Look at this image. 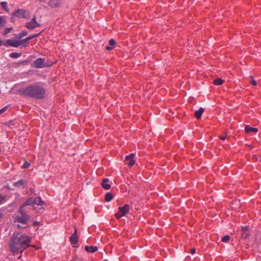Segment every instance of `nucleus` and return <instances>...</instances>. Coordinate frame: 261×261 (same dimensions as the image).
Segmentation results:
<instances>
[{
    "label": "nucleus",
    "instance_id": "393cba45",
    "mask_svg": "<svg viewBox=\"0 0 261 261\" xmlns=\"http://www.w3.org/2000/svg\"><path fill=\"white\" fill-rule=\"evenodd\" d=\"M230 240V237L228 235H226L223 237L222 241L223 242H227Z\"/></svg>",
    "mask_w": 261,
    "mask_h": 261
},
{
    "label": "nucleus",
    "instance_id": "473e14b6",
    "mask_svg": "<svg viewBox=\"0 0 261 261\" xmlns=\"http://www.w3.org/2000/svg\"><path fill=\"white\" fill-rule=\"evenodd\" d=\"M247 236H248V234H247L246 232H245V233H242V237H243L244 239H247Z\"/></svg>",
    "mask_w": 261,
    "mask_h": 261
},
{
    "label": "nucleus",
    "instance_id": "39448f33",
    "mask_svg": "<svg viewBox=\"0 0 261 261\" xmlns=\"http://www.w3.org/2000/svg\"><path fill=\"white\" fill-rule=\"evenodd\" d=\"M32 66L37 68H42L50 65L45 61V58H39L36 60L32 64Z\"/></svg>",
    "mask_w": 261,
    "mask_h": 261
},
{
    "label": "nucleus",
    "instance_id": "7c9ffc66",
    "mask_svg": "<svg viewBox=\"0 0 261 261\" xmlns=\"http://www.w3.org/2000/svg\"><path fill=\"white\" fill-rule=\"evenodd\" d=\"M25 12L23 10H19L16 13V15L19 14V13L24 14Z\"/></svg>",
    "mask_w": 261,
    "mask_h": 261
},
{
    "label": "nucleus",
    "instance_id": "5701e85b",
    "mask_svg": "<svg viewBox=\"0 0 261 261\" xmlns=\"http://www.w3.org/2000/svg\"><path fill=\"white\" fill-rule=\"evenodd\" d=\"M28 34V33L25 31H23L21 33H20L18 35V38H21L23 36H26Z\"/></svg>",
    "mask_w": 261,
    "mask_h": 261
},
{
    "label": "nucleus",
    "instance_id": "4be33fe9",
    "mask_svg": "<svg viewBox=\"0 0 261 261\" xmlns=\"http://www.w3.org/2000/svg\"><path fill=\"white\" fill-rule=\"evenodd\" d=\"M223 82V81L221 79H217L214 81V84L215 85H220Z\"/></svg>",
    "mask_w": 261,
    "mask_h": 261
},
{
    "label": "nucleus",
    "instance_id": "72a5a7b5",
    "mask_svg": "<svg viewBox=\"0 0 261 261\" xmlns=\"http://www.w3.org/2000/svg\"><path fill=\"white\" fill-rule=\"evenodd\" d=\"M196 252V249L195 248H192L191 250V253L192 254H194Z\"/></svg>",
    "mask_w": 261,
    "mask_h": 261
},
{
    "label": "nucleus",
    "instance_id": "aec40b11",
    "mask_svg": "<svg viewBox=\"0 0 261 261\" xmlns=\"http://www.w3.org/2000/svg\"><path fill=\"white\" fill-rule=\"evenodd\" d=\"M113 198V195L111 193H107L105 195L106 201H110Z\"/></svg>",
    "mask_w": 261,
    "mask_h": 261
},
{
    "label": "nucleus",
    "instance_id": "c85d7f7f",
    "mask_svg": "<svg viewBox=\"0 0 261 261\" xmlns=\"http://www.w3.org/2000/svg\"><path fill=\"white\" fill-rule=\"evenodd\" d=\"M8 108V106H6L4 108H3L2 109L0 110V115L2 114L3 113H4L6 109Z\"/></svg>",
    "mask_w": 261,
    "mask_h": 261
},
{
    "label": "nucleus",
    "instance_id": "6e6552de",
    "mask_svg": "<svg viewBox=\"0 0 261 261\" xmlns=\"http://www.w3.org/2000/svg\"><path fill=\"white\" fill-rule=\"evenodd\" d=\"M22 44V40H15L8 39L6 40V45L9 46L18 47Z\"/></svg>",
    "mask_w": 261,
    "mask_h": 261
},
{
    "label": "nucleus",
    "instance_id": "2f4dec72",
    "mask_svg": "<svg viewBox=\"0 0 261 261\" xmlns=\"http://www.w3.org/2000/svg\"><path fill=\"white\" fill-rule=\"evenodd\" d=\"M5 198L2 196L0 195V204L3 202L4 201Z\"/></svg>",
    "mask_w": 261,
    "mask_h": 261
},
{
    "label": "nucleus",
    "instance_id": "7ed1b4c3",
    "mask_svg": "<svg viewBox=\"0 0 261 261\" xmlns=\"http://www.w3.org/2000/svg\"><path fill=\"white\" fill-rule=\"evenodd\" d=\"M43 202L40 197H32L25 202L21 207H23L27 205H32L33 209L38 212H42L43 208L41 206L39 208V206L43 205Z\"/></svg>",
    "mask_w": 261,
    "mask_h": 261
},
{
    "label": "nucleus",
    "instance_id": "e433bc0d",
    "mask_svg": "<svg viewBox=\"0 0 261 261\" xmlns=\"http://www.w3.org/2000/svg\"><path fill=\"white\" fill-rule=\"evenodd\" d=\"M17 226L18 227H20L19 224H17Z\"/></svg>",
    "mask_w": 261,
    "mask_h": 261
},
{
    "label": "nucleus",
    "instance_id": "cd10ccee",
    "mask_svg": "<svg viewBox=\"0 0 261 261\" xmlns=\"http://www.w3.org/2000/svg\"><path fill=\"white\" fill-rule=\"evenodd\" d=\"M2 6L4 9H6L7 4L6 2H3L1 3Z\"/></svg>",
    "mask_w": 261,
    "mask_h": 261
},
{
    "label": "nucleus",
    "instance_id": "9b49d317",
    "mask_svg": "<svg viewBox=\"0 0 261 261\" xmlns=\"http://www.w3.org/2000/svg\"><path fill=\"white\" fill-rule=\"evenodd\" d=\"M70 241L71 243L74 246L75 244H76L78 242V237L76 236V229H75V231L74 233L70 237Z\"/></svg>",
    "mask_w": 261,
    "mask_h": 261
},
{
    "label": "nucleus",
    "instance_id": "4c0bfd02",
    "mask_svg": "<svg viewBox=\"0 0 261 261\" xmlns=\"http://www.w3.org/2000/svg\"><path fill=\"white\" fill-rule=\"evenodd\" d=\"M1 217H2V216H1V215L0 214V218H1Z\"/></svg>",
    "mask_w": 261,
    "mask_h": 261
},
{
    "label": "nucleus",
    "instance_id": "1a4fd4ad",
    "mask_svg": "<svg viewBox=\"0 0 261 261\" xmlns=\"http://www.w3.org/2000/svg\"><path fill=\"white\" fill-rule=\"evenodd\" d=\"M135 156L134 153H131L129 155H127L125 158V161L127 162V164L129 167H132L133 165L135 164V161L134 160Z\"/></svg>",
    "mask_w": 261,
    "mask_h": 261
},
{
    "label": "nucleus",
    "instance_id": "a878e982",
    "mask_svg": "<svg viewBox=\"0 0 261 261\" xmlns=\"http://www.w3.org/2000/svg\"><path fill=\"white\" fill-rule=\"evenodd\" d=\"M30 165V164L27 162L24 163V164L22 166V168L25 169L28 168Z\"/></svg>",
    "mask_w": 261,
    "mask_h": 261
},
{
    "label": "nucleus",
    "instance_id": "423d86ee",
    "mask_svg": "<svg viewBox=\"0 0 261 261\" xmlns=\"http://www.w3.org/2000/svg\"><path fill=\"white\" fill-rule=\"evenodd\" d=\"M129 206L128 204H125L124 206L118 208V212L115 214V217L119 219L121 217L124 216L128 212Z\"/></svg>",
    "mask_w": 261,
    "mask_h": 261
},
{
    "label": "nucleus",
    "instance_id": "2eb2a0df",
    "mask_svg": "<svg viewBox=\"0 0 261 261\" xmlns=\"http://www.w3.org/2000/svg\"><path fill=\"white\" fill-rule=\"evenodd\" d=\"M110 46H107L106 47V49L108 50H112L115 45V41L113 39H111L109 41Z\"/></svg>",
    "mask_w": 261,
    "mask_h": 261
},
{
    "label": "nucleus",
    "instance_id": "f257e3e1",
    "mask_svg": "<svg viewBox=\"0 0 261 261\" xmlns=\"http://www.w3.org/2000/svg\"><path fill=\"white\" fill-rule=\"evenodd\" d=\"M31 238L24 234L19 235V233H14L10 245V250L13 252H17L22 249V251L29 246Z\"/></svg>",
    "mask_w": 261,
    "mask_h": 261
},
{
    "label": "nucleus",
    "instance_id": "dca6fc26",
    "mask_svg": "<svg viewBox=\"0 0 261 261\" xmlns=\"http://www.w3.org/2000/svg\"><path fill=\"white\" fill-rule=\"evenodd\" d=\"M204 112V109L200 108L198 110L196 111L195 113V116L196 118L199 119Z\"/></svg>",
    "mask_w": 261,
    "mask_h": 261
},
{
    "label": "nucleus",
    "instance_id": "4468645a",
    "mask_svg": "<svg viewBox=\"0 0 261 261\" xmlns=\"http://www.w3.org/2000/svg\"><path fill=\"white\" fill-rule=\"evenodd\" d=\"M85 250L88 252L94 253L97 251L98 248L96 246H87L85 247Z\"/></svg>",
    "mask_w": 261,
    "mask_h": 261
},
{
    "label": "nucleus",
    "instance_id": "6ab92c4d",
    "mask_svg": "<svg viewBox=\"0 0 261 261\" xmlns=\"http://www.w3.org/2000/svg\"><path fill=\"white\" fill-rule=\"evenodd\" d=\"M6 24V17L4 16H0V25L3 27Z\"/></svg>",
    "mask_w": 261,
    "mask_h": 261
},
{
    "label": "nucleus",
    "instance_id": "20e7f679",
    "mask_svg": "<svg viewBox=\"0 0 261 261\" xmlns=\"http://www.w3.org/2000/svg\"><path fill=\"white\" fill-rule=\"evenodd\" d=\"M20 215L16 216L14 218V222H20L22 224H27L29 219V216L27 215L25 211L20 207L19 210Z\"/></svg>",
    "mask_w": 261,
    "mask_h": 261
},
{
    "label": "nucleus",
    "instance_id": "9d476101",
    "mask_svg": "<svg viewBox=\"0 0 261 261\" xmlns=\"http://www.w3.org/2000/svg\"><path fill=\"white\" fill-rule=\"evenodd\" d=\"M27 180L24 179H20L18 181L14 182L13 185L17 188H23L25 186L27 185Z\"/></svg>",
    "mask_w": 261,
    "mask_h": 261
},
{
    "label": "nucleus",
    "instance_id": "412c9836",
    "mask_svg": "<svg viewBox=\"0 0 261 261\" xmlns=\"http://www.w3.org/2000/svg\"><path fill=\"white\" fill-rule=\"evenodd\" d=\"M21 55V54L20 53H12L10 54L9 56L11 57V58H14V59H16V58H19Z\"/></svg>",
    "mask_w": 261,
    "mask_h": 261
},
{
    "label": "nucleus",
    "instance_id": "f8f14e48",
    "mask_svg": "<svg viewBox=\"0 0 261 261\" xmlns=\"http://www.w3.org/2000/svg\"><path fill=\"white\" fill-rule=\"evenodd\" d=\"M60 0H50L49 5L53 8H56L60 5Z\"/></svg>",
    "mask_w": 261,
    "mask_h": 261
},
{
    "label": "nucleus",
    "instance_id": "bb28decb",
    "mask_svg": "<svg viewBox=\"0 0 261 261\" xmlns=\"http://www.w3.org/2000/svg\"><path fill=\"white\" fill-rule=\"evenodd\" d=\"M242 230L243 233L246 232L248 230V226H244L242 227Z\"/></svg>",
    "mask_w": 261,
    "mask_h": 261
},
{
    "label": "nucleus",
    "instance_id": "ddd939ff",
    "mask_svg": "<svg viewBox=\"0 0 261 261\" xmlns=\"http://www.w3.org/2000/svg\"><path fill=\"white\" fill-rule=\"evenodd\" d=\"M109 179L108 178H104L102 180L101 186L103 188L106 190H109L111 186L108 184Z\"/></svg>",
    "mask_w": 261,
    "mask_h": 261
},
{
    "label": "nucleus",
    "instance_id": "b1692460",
    "mask_svg": "<svg viewBox=\"0 0 261 261\" xmlns=\"http://www.w3.org/2000/svg\"><path fill=\"white\" fill-rule=\"evenodd\" d=\"M12 29H13L12 27L6 28L4 31V34L5 35L8 34V33H9L11 32V31L12 30Z\"/></svg>",
    "mask_w": 261,
    "mask_h": 261
},
{
    "label": "nucleus",
    "instance_id": "f3484780",
    "mask_svg": "<svg viewBox=\"0 0 261 261\" xmlns=\"http://www.w3.org/2000/svg\"><path fill=\"white\" fill-rule=\"evenodd\" d=\"M245 132L247 133L250 132L256 133L257 132V129L256 128L252 127L250 126L247 125L245 126Z\"/></svg>",
    "mask_w": 261,
    "mask_h": 261
},
{
    "label": "nucleus",
    "instance_id": "c756f323",
    "mask_svg": "<svg viewBox=\"0 0 261 261\" xmlns=\"http://www.w3.org/2000/svg\"><path fill=\"white\" fill-rule=\"evenodd\" d=\"M251 84L254 86H256L257 85L256 82L253 79L252 76H251Z\"/></svg>",
    "mask_w": 261,
    "mask_h": 261
},
{
    "label": "nucleus",
    "instance_id": "a211bd4d",
    "mask_svg": "<svg viewBox=\"0 0 261 261\" xmlns=\"http://www.w3.org/2000/svg\"><path fill=\"white\" fill-rule=\"evenodd\" d=\"M38 35H39V34H35V35H30L29 37H28L27 38H26L25 39L22 40V44L23 43H25L24 46H26L28 41H29L30 40H31V39H32L33 38H34L35 37L38 36Z\"/></svg>",
    "mask_w": 261,
    "mask_h": 261
},
{
    "label": "nucleus",
    "instance_id": "c9c22d12",
    "mask_svg": "<svg viewBox=\"0 0 261 261\" xmlns=\"http://www.w3.org/2000/svg\"><path fill=\"white\" fill-rule=\"evenodd\" d=\"M1 45H2V40H0V46H1Z\"/></svg>",
    "mask_w": 261,
    "mask_h": 261
},
{
    "label": "nucleus",
    "instance_id": "f03ea898",
    "mask_svg": "<svg viewBox=\"0 0 261 261\" xmlns=\"http://www.w3.org/2000/svg\"><path fill=\"white\" fill-rule=\"evenodd\" d=\"M21 93L25 96L42 98L45 95V90L41 87L38 85H32L21 89Z\"/></svg>",
    "mask_w": 261,
    "mask_h": 261
},
{
    "label": "nucleus",
    "instance_id": "0eeeda50",
    "mask_svg": "<svg viewBox=\"0 0 261 261\" xmlns=\"http://www.w3.org/2000/svg\"><path fill=\"white\" fill-rule=\"evenodd\" d=\"M40 26L36 21V16H34L30 22L26 23L25 27L29 29H33Z\"/></svg>",
    "mask_w": 261,
    "mask_h": 261
},
{
    "label": "nucleus",
    "instance_id": "f704fd0d",
    "mask_svg": "<svg viewBox=\"0 0 261 261\" xmlns=\"http://www.w3.org/2000/svg\"><path fill=\"white\" fill-rule=\"evenodd\" d=\"M220 138L222 140H224L226 138V137L225 136H220Z\"/></svg>",
    "mask_w": 261,
    "mask_h": 261
}]
</instances>
